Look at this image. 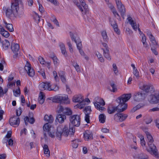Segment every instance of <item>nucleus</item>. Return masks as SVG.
<instances>
[{"instance_id": "nucleus-1", "label": "nucleus", "mask_w": 159, "mask_h": 159, "mask_svg": "<svg viewBox=\"0 0 159 159\" xmlns=\"http://www.w3.org/2000/svg\"><path fill=\"white\" fill-rule=\"evenodd\" d=\"M75 132L74 128L70 124L69 126L66 125L62 128L61 126H58L57 128L56 136L59 140H61L62 136L64 135L66 137L68 136L70 133L71 134H72Z\"/></svg>"}, {"instance_id": "nucleus-2", "label": "nucleus", "mask_w": 159, "mask_h": 159, "mask_svg": "<svg viewBox=\"0 0 159 159\" xmlns=\"http://www.w3.org/2000/svg\"><path fill=\"white\" fill-rule=\"evenodd\" d=\"M147 130V129H145L144 131L148 140V144L149 148L147 149V151L151 154L154 156L156 158H159L158 150L157 149L156 146L153 143L154 140L152 137L150 133L146 131Z\"/></svg>"}, {"instance_id": "nucleus-3", "label": "nucleus", "mask_w": 159, "mask_h": 159, "mask_svg": "<svg viewBox=\"0 0 159 159\" xmlns=\"http://www.w3.org/2000/svg\"><path fill=\"white\" fill-rule=\"evenodd\" d=\"M131 93L124 94L118 97L116 99V101L119 103L118 105H120L119 109H124L122 112L125 111L127 107V104L125 103L131 97Z\"/></svg>"}, {"instance_id": "nucleus-4", "label": "nucleus", "mask_w": 159, "mask_h": 159, "mask_svg": "<svg viewBox=\"0 0 159 159\" xmlns=\"http://www.w3.org/2000/svg\"><path fill=\"white\" fill-rule=\"evenodd\" d=\"M54 88H52L50 83H42L40 84L39 85V88L44 90L47 89L48 90H53L56 91L59 90V87L56 85H54Z\"/></svg>"}, {"instance_id": "nucleus-5", "label": "nucleus", "mask_w": 159, "mask_h": 159, "mask_svg": "<svg viewBox=\"0 0 159 159\" xmlns=\"http://www.w3.org/2000/svg\"><path fill=\"white\" fill-rule=\"evenodd\" d=\"M69 119L70 122L71 123L72 125L74 126L78 127L80 124V117L77 115H73L70 116Z\"/></svg>"}, {"instance_id": "nucleus-6", "label": "nucleus", "mask_w": 159, "mask_h": 159, "mask_svg": "<svg viewBox=\"0 0 159 159\" xmlns=\"http://www.w3.org/2000/svg\"><path fill=\"white\" fill-rule=\"evenodd\" d=\"M146 96V94L144 92H139L134 93V98L136 101H140L144 100Z\"/></svg>"}, {"instance_id": "nucleus-7", "label": "nucleus", "mask_w": 159, "mask_h": 159, "mask_svg": "<svg viewBox=\"0 0 159 159\" xmlns=\"http://www.w3.org/2000/svg\"><path fill=\"white\" fill-rule=\"evenodd\" d=\"M68 98L67 96H61L60 95H57L52 98V101L53 102H57L58 103H65V102L66 101Z\"/></svg>"}, {"instance_id": "nucleus-8", "label": "nucleus", "mask_w": 159, "mask_h": 159, "mask_svg": "<svg viewBox=\"0 0 159 159\" xmlns=\"http://www.w3.org/2000/svg\"><path fill=\"white\" fill-rule=\"evenodd\" d=\"M116 3L119 11L122 17L124 19L125 15V9L124 6L122 4L120 0H116Z\"/></svg>"}, {"instance_id": "nucleus-9", "label": "nucleus", "mask_w": 159, "mask_h": 159, "mask_svg": "<svg viewBox=\"0 0 159 159\" xmlns=\"http://www.w3.org/2000/svg\"><path fill=\"white\" fill-rule=\"evenodd\" d=\"M24 69L29 76L32 77L34 75V69L31 67V65L28 61L26 62Z\"/></svg>"}, {"instance_id": "nucleus-10", "label": "nucleus", "mask_w": 159, "mask_h": 159, "mask_svg": "<svg viewBox=\"0 0 159 159\" xmlns=\"http://www.w3.org/2000/svg\"><path fill=\"white\" fill-rule=\"evenodd\" d=\"M11 49L14 54L13 56L14 58H16L17 57L19 52L20 47L19 44L17 43H12L11 46Z\"/></svg>"}, {"instance_id": "nucleus-11", "label": "nucleus", "mask_w": 159, "mask_h": 159, "mask_svg": "<svg viewBox=\"0 0 159 159\" xmlns=\"http://www.w3.org/2000/svg\"><path fill=\"white\" fill-rule=\"evenodd\" d=\"M21 2V0H13L12 2L11 5V7L12 10L13 12V15H15V14H16V12L18 9V3Z\"/></svg>"}, {"instance_id": "nucleus-12", "label": "nucleus", "mask_w": 159, "mask_h": 159, "mask_svg": "<svg viewBox=\"0 0 159 159\" xmlns=\"http://www.w3.org/2000/svg\"><path fill=\"white\" fill-rule=\"evenodd\" d=\"M148 100L151 103H157L159 102V93L150 95L148 97Z\"/></svg>"}, {"instance_id": "nucleus-13", "label": "nucleus", "mask_w": 159, "mask_h": 159, "mask_svg": "<svg viewBox=\"0 0 159 159\" xmlns=\"http://www.w3.org/2000/svg\"><path fill=\"white\" fill-rule=\"evenodd\" d=\"M120 105H118L117 106H110L108 107L107 109L108 112L110 114L114 113L116 111L120 113L122 112L125 109H119Z\"/></svg>"}, {"instance_id": "nucleus-14", "label": "nucleus", "mask_w": 159, "mask_h": 159, "mask_svg": "<svg viewBox=\"0 0 159 159\" xmlns=\"http://www.w3.org/2000/svg\"><path fill=\"white\" fill-rule=\"evenodd\" d=\"M91 111L92 110L90 106H86L84 109V112L85 114V120L88 123L90 122L89 115L90 114Z\"/></svg>"}, {"instance_id": "nucleus-15", "label": "nucleus", "mask_w": 159, "mask_h": 159, "mask_svg": "<svg viewBox=\"0 0 159 159\" xmlns=\"http://www.w3.org/2000/svg\"><path fill=\"white\" fill-rule=\"evenodd\" d=\"M20 119L18 117L14 116L9 120V123L11 126H18L20 123Z\"/></svg>"}, {"instance_id": "nucleus-16", "label": "nucleus", "mask_w": 159, "mask_h": 159, "mask_svg": "<svg viewBox=\"0 0 159 159\" xmlns=\"http://www.w3.org/2000/svg\"><path fill=\"white\" fill-rule=\"evenodd\" d=\"M70 36L72 41H74V42L76 43L78 49V50L81 49L82 47L81 42L80 41L77 42L74 36V35L73 33L70 32Z\"/></svg>"}, {"instance_id": "nucleus-17", "label": "nucleus", "mask_w": 159, "mask_h": 159, "mask_svg": "<svg viewBox=\"0 0 159 159\" xmlns=\"http://www.w3.org/2000/svg\"><path fill=\"white\" fill-rule=\"evenodd\" d=\"M33 113H30L29 115V117L26 116L24 118V120L25 125H27V122H28L31 124H33L35 122V120L32 116Z\"/></svg>"}, {"instance_id": "nucleus-18", "label": "nucleus", "mask_w": 159, "mask_h": 159, "mask_svg": "<svg viewBox=\"0 0 159 159\" xmlns=\"http://www.w3.org/2000/svg\"><path fill=\"white\" fill-rule=\"evenodd\" d=\"M84 138L85 140L88 141L93 139V134L91 131L89 130L85 131L84 133Z\"/></svg>"}, {"instance_id": "nucleus-19", "label": "nucleus", "mask_w": 159, "mask_h": 159, "mask_svg": "<svg viewBox=\"0 0 159 159\" xmlns=\"http://www.w3.org/2000/svg\"><path fill=\"white\" fill-rule=\"evenodd\" d=\"M142 89L147 92H148L150 91H154L153 87L152 85H151V84H146L143 85Z\"/></svg>"}, {"instance_id": "nucleus-20", "label": "nucleus", "mask_w": 159, "mask_h": 159, "mask_svg": "<svg viewBox=\"0 0 159 159\" xmlns=\"http://www.w3.org/2000/svg\"><path fill=\"white\" fill-rule=\"evenodd\" d=\"M133 157L134 159H148V156L143 153L135 154Z\"/></svg>"}, {"instance_id": "nucleus-21", "label": "nucleus", "mask_w": 159, "mask_h": 159, "mask_svg": "<svg viewBox=\"0 0 159 159\" xmlns=\"http://www.w3.org/2000/svg\"><path fill=\"white\" fill-rule=\"evenodd\" d=\"M84 101V98L80 95H75L73 98V101L75 102H79Z\"/></svg>"}, {"instance_id": "nucleus-22", "label": "nucleus", "mask_w": 159, "mask_h": 159, "mask_svg": "<svg viewBox=\"0 0 159 159\" xmlns=\"http://www.w3.org/2000/svg\"><path fill=\"white\" fill-rule=\"evenodd\" d=\"M17 14H15L14 16L15 17H22L24 14V10L23 6H22L20 8H18V9L16 12Z\"/></svg>"}, {"instance_id": "nucleus-23", "label": "nucleus", "mask_w": 159, "mask_h": 159, "mask_svg": "<svg viewBox=\"0 0 159 159\" xmlns=\"http://www.w3.org/2000/svg\"><path fill=\"white\" fill-rule=\"evenodd\" d=\"M127 19L129 22L130 24L131 25L133 29L134 30L136 31L137 29V26L136 23L132 20V17L130 16L128 17Z\"/></svg>"}, {"instance_id": "nucleus-24", "label": "nucleus", "mask_w": 159, "mask_h": 159, "mask_svg": "<svg viewBox=\"0 0 159 159\" xmlns=\"http://www.w3.org/2000/svg\"><path fill=\"white\" fill-rule=\"evenodd\" d=\"M66 116L65 115L59 114L56 117V120H57L59 123H62L66 119Z\"/></svg>"}, {"instance_id": "nucleus-25", "label": "nucleus", "mask_w": 159, "mask_h": 159, "mask_svg": "<svg viewBox=\"0 0 159 159\" xmlns=\"http://www.w3.org/2000/svg\"><path fill=\"white\" fill-rule=\"evenodd\" d=\"M3 9L5 11L7 17H9L12 15H13V12L11 7H4Z\"/></svg>"}, {"instance_id": "nucleus-26", "label": "nucleus", "mask_w": 159, "mask_h": 159, "mask_svg": "<svg viewBox=\"0 0 159 159\" xmlns=\"http://www.w3.org/2000/svg\"><path fill=\"white\" fill-rule=\"evenodd\" d=\"M103 51V55L105 57L109 60H111V57L109 54V51L108 48L105 49L102 48Z\"/></svg>"}, {"instance_id": "nucleus-27", "label": "nucleus", "mask_w": 159, "mask_h": 159, "mask_svg": "<svg viewBox=\"0 0 159 159\" xmlns=\"http://www.w3.org/2000/svg\"><path fill=\"white\" fill-rule=\"evenodd\" d=\"M44 120L48 123H52L54 120V119L52 115L48 116V115H45L44 118Z\"/></svg>"}, {"instance_id": "nucleus-28", "label": "nucleus", "mask_w": 159, "mask_h": 159, "mask_svg": "<svg viewBox=\"0 0 159 159\" xmlns=\"http://www.w3.org/2000/svg\"><path fill=\"white\" fill-rule=\"evenodd\" d=\"M50 128V126L49 124L48 123H46L43 126V129L44 131L43 132V134L44 135V138L47 137L46 132H48L49 131V129Z\"/></svg>"}, {"instance_id": "nucleus-29", "label": "nucleus", "mask_w": 159, "mask_h": 159, "mask_svg": "<svg viewBox=\"0 0 159 159\" xmlns=\"http://www.w3.org/2000/svg\"><path fill=\"white\" fill-rule=\"evenodd\" d=\"M2 44L3 48L5 50H7L10 45L9 42L7 40H5L2 41Z\"/></svg>"}, {"instance_id": "nucleus-30", "label": "nucleus", "mask_w": 159, "mask_h": 159, "mask_svg": "<svg viewBox=\"0 0 159 159\" xmlns=\"http://www.w3.org/2000/svg\"><path fill=\"white\" fill-rule=\"evenodd\" d=\"M40 95L39 97V103L42 104L44 101L45 96L43 94V93L40 92Z\"/></svg>"}, {"instance_id": "nucleus-31", "label": "nucleus", "mask_w": 159, "mask_h": 159, "mask_svg": "<svg viewBox=\"0 0 159 159\" xmlns=\"http://www.w3.org/2000/svg\"><path fill=\"white\" fill-rule=\"evenodd\" d=\"M1 31V34L3 36L7 38L10 35L9 32L6 31L4 29H2V30H0Z\"/></svg>"}, {"instance_id": "nucleus-32", "label": "nucleus", "mask_w": 159, "mask_h": 159, "mask_svg": "<svg viewBox=\"0 0 159 159\" xmlns=\"http://www.w3.org/2000/svg\"><path fill=\"white\" fill-rule=\"evenodd\" d=\"M106 116L104 114H101L99 116V122L102 123H104L105 122Z\"/></svg>"}, {"instance_id": "nucleus-33", "label": "nucleus", "mask_w": 159, "mask_h": 159, "mask_svg": "<svg viewBox=\"0 0 159 159\" xmlns=\"http://www.w3.org/2000/svg\"><path fill=\"white\" fill-rule=\"evenodd\" d=\"M102 35L103 41L105 42H107L108 40V38L106 31H103L102 32Z\"/></svg>"}, {"instance_id": "nucleus-34", "label": "nucleus", "mask_w": 159, "mask_h": 159, "mask_svg": "<svg viewBox=\"0 0 159 159\" xmlns=\"http://www.w3.org/2000/svg\"><path fill=\"white\" fill-rule=\"evenodd\" d=\"M4 23L6 25V27L8 29L9 31L12 32L14 31V29L12 24H7V22H4Z\"/></svg>"}, {"instance_id": "nucleus-35", "label": "nucleus", "mask_w": 159, "mask_h": 159, "mask_svg": "<svg viewBox=\"0 0 159 159\" xmlns=\"http://www.w3.org/2000/svg\"><path fill=\"white\" fill-rule=\"evenodd\" d=\"M83 7V9L84 10V14H86L88 13L89 12V9L88 7V5L85 3V2H83L81 3V6Z\"/></svg>"}, {"instance_id": "nucleus-36", "label": "nucleus", "mask_w": 159, "mask_h": 159, "mask_svg": "<svg viewBox=\"0 0 159 159\" xmlns=\"http://www.w3.org/2000/svg\"><path fill=\"white\" fill-rule=\"evenodd\" d=\"M44 153L48 155V156H50V152L48 148V146L47 144H44L43 147Z\"/></svg>"}, {"instance_id": "nucleus-37", "label": "nucleus", "mask_w": 159, "mask_h": 159, "mask_svg": "<svg viewBox=\"0 0 159 159\" xmlns=\"http://www.w3.org/2000/svg\"><path fill=\"white\" fill-rule=\"evenodd\" d=\"M72 113L71 110L70 108L67 107L65 108V110H64L63 113L64 115L70 116L71 115Z\"/></svg>"}, {"instance_id": "nucleus-38", "label": "nucleus", "mask_w": 159, "mask_h": 159, "mask_svg": "<svg viewBox=\"0 0 159 159\" xmlns=\"http://www.w3.org/2000/svg\"><path fill=\"white\" fill-rule=\"evenodd\" d=\"M110 85L112 88V92H114L116 91H117V89L116 86V85L115 82L114 81H111L110 82Z\"/></svg>"}, {"instance_id": "nucleus-39", "label": "nucleus", "mask_w": 159, "mask_h": 159, "mask_svg": "<svg viewBox=\"0 0 159 159\" xmlns=\"http://www.w3.org/2000/svg\"><path fill=\"white\" fill-rule=\"evenodd\" d=\"M119 115L120 122H122L125 120L128 116V115L127 114L121 113H119Z\"/></svg>"}, {"instance_id": "nucleus-40", "label": "nucleus", "mask_w": 159, "mask_h": 159, "mask_svg": "<svg viewBox=\"0 0 159 159\" xmlns=\"http://www.w3.org/2000/svg\"><path fill=\"white\" fill-rule=\"evenodd\" d=\"M139 137L140 139L141 145L142 146L145 145L146 142L144 140V137L141 134H139Z\"/></svg>"}, {"instance_id": "nucleus-41", "label": "nucleus", "mask_w": 159, "mask_h": 159, "mask_svg": "<svg viewBox=\"0 0 159 159\" xmlns=\"http://www.w3.org/2000/svg\"><path fill=\"white\" fill-rule=\"evenodd\" d=\"M73 66L75 67L76 70L77 72L80 71V69L79 65L78 64L77 62L74 61L72 64Z\"/></svg>"}, {"instance_id": "nucleus-42", "label": "nucleus", "mask_w": 159, "mask_h": 159, "mask_svg": "<svg viewBox=\"0 0 159 159\" xmlns=\"http://www.w3.org/2000/svg\"><path fill=\"white\" fill-rule=\"evenodd\" d=\"M79 52L80 53V55L83 56L84 58L87 60H89V57L86 55L84 53V51L82 49H80L79 50Z\"/></svg>"}, {"instance_id": "nucleus-43", "label": "nucleus", "mask_w": 159, "mask_h": 159, "mask_svg": "<svg viewBox=\"0 0 159 159\" xmlns=\"http://www.w3.org/2000/svg\"><path fill=\"white\" fill-rule=\"evenodd\" d=\"M143 36H142V41L143 43V46L147 48L148 47V44L147 43H146V37L144 34H143Z\"/></svg>"}, {"instance_id": "nucleus-44", "label": "nucleus", "mask_w": 159, "mask_h": 159, "mask_svg": "<svg viewBox=\"0 0 159 159\" xmlns=\"http://www.w3.org/2000/svg\"><path fill=\"white\" fill-rule=\"evenodd\" d=\"M73 2L77 6L81 12H83L84 11V10L83 9V7H82L81 5H80V4L77 0H73Z\"/></svg>"}, {"instance_id": "nucleus-45", "label": "nucleus", "mask_w": 159, "mask_h": 159, "mask_svg": "<svg viewBox=\"0 0 159 159\" xmlns=\"http://www.w3.org/2000/svg\"><path fill=\"white\" fill-rule=\"evenodd\" d=\"M51 58L52 59L54 65L55 66H57L58 64L57 61L58 59L57 57L55 55H53L51 57Z\"/></svg>"}, {"instance_id": "nucleus-46", "label": "nucleus", "mask_w": 159, "mask_h": 159, "mask_svg": "<svg viewBox=\"0 0 159 159\" xmlns=\"http://www.w3.org/2000/svg\"><path fill=\"white\" fill-rule=\"evenodd\" d=\"M67 44L68 46L70 51V52L72 53L73 52V48L72 47L71 43L70 40H67Z\"/></svg>"}, {"instance_id": "nucleus-47", "label": "nucleus", "mask_w": 159, "mask_h": 159, "mask_svg": "<svg viewBox=\"0 0 159 159\" xmlns=\"http://www.w3.org/2000/svg\"><path fill=\"white\" fill-rule=\"evenodd\" d=\"M14 95L16 96L17 97L19 96L20 94V90L19 87L18 88V90L15 91L13 90Z\"/></svg>"}, {"instance_id": "nucleus-48", "label": "nucleus", "mask_w": 159, "mask_h": 159, "mask_svg": "<svg viewBox=\"0 0 159 159\" xmlns=\"http://www.w3.org/2000/svg\"><path fill=\"white\" fill-rule=\"evenodd\" d=\"M93 103L94 104L95 107L97 109H99V110H102L104 108V107H101L100 105L99 104L97 103H96L95 102H94Z\"/></svg>"}, {"instance_id": "nucleus-49", "label": "nucleus", "mask_w": 159, "mask_h": 159, "mask_svg": "<svg viewBox=\"0 0 159 159\" xmlns=\"http://www.w3.org/2000/svg\"><path fill=\"white\" fill-rule=\"evenodd\" d=\"M53 75L54 77V78L55 81H59V79L56 71H54L53 72Z\"/></svg>"}, {"instance_id": "nucleus-50", "label": "nucleus", "mask_w": 159, "mask_h": 159, "mask_svg": "<svg viewBox=\"0 0 159 159\" xmlns=\"http://www.w3.org/2000/svg\"><path fill=\"white\" fill-rule=\"evenodd\" d=\"M119 116V113H117L114 116V119L116 121H120Z\"/></svg>"}, {"instance_id": "nucleus-51", "label": "nucleus", "mask_w": 159, "mask_h": 159, "mask_svg": "<svg viewBox=\"0 0 159 159\" xmlns=\"http://www.w3.org/2000/svg\"><path fill=\"white\" fill-rule=\"evenodd\" d=\"M78 141V140H75L73 141V143H72V147L75 148H76L78 146V144L77 142Z\"/></svg>"}, {"instance_id": "nucleus-52", "label": "nucleus", "mask_w": 159, "mask_h": 159, "mask_svg": "<svg viewBox=\"0 0 159 159\" xmlns=\"http://www.w3.org/2000/svg\"><path fill=\"white\" fill-rule=\"evenodd\" d=\"M152 121V119L151 117H148L145 119V122L146 124H149Z\"/></svg>"}, {"instance_id": "nucleus-53", "label": "nucleus", "mask_w": 159, "mask_h": 159, "mask_svg": "<svg viewBox=\"0 0 159 159\" xmlns=\"http://www.w3.org/2000/svg\"><path fill=\"white\" fill-rule=\"evenodd\" d=\"M151 42L154 41L155 40V37L152 35L151 32H149L148 34Z\"/></svg>"}, {"instance_id": "nucleus-54", "label": "nucleus", "mask_w": 159, "mask_h": 159, "mask_svg": "<svg viewBox=\"0 0 159 159\" xmlns=\"http://www.w3.org/2000/svg\"><path fill=\"white\" fill-rule=\"evenodd\" d=\"M22 112V111L21 107H19L18 109L16 110V115L17 116H20Z\"/></svg>"}, {"instance_id": "nucleus-55", "label": "nucleus", "mask_w": 159, "mask_h": 159, "mask_svg": "<svg viewBox=\"0 0 159 159\" xmlns=\"http://www.w3.org/2000/svg\"><path fill=\"white\" fill-rule=\"evenodd\" d=\"M29 145L30 146V149H32L33 147H34V142H31L29 143V142H27L25 144V146H28Z\"/></svg>"}, {"instance_id": "nucleus-56", "label": "nucleus", "mask_w": 159, "mask_h": 159, "mask_svg": "<svg viewBox=\"0 0 159 159\" xmlns=\"http://www.w3.org/2000/svg\"><path fill=\"white\" fill-rule=\"evenodd\" d=\"M58 113H61L62 112L63 113L64 112V110H65V108H64L62 106H60L58 107Z\"/></svg>"}, {"instance_id": "nucleus-57", "label": "nucleus", "mask_w": 159, "mask_h": 159, "mask_svg": "<svg viewBox=\"0 0 159 159\" xmlns=\"http://www.w3.org/2000/svg\"><path fill=\"white\" fill-rule=\"evenodd\" d=\"M157 47H151V50L152 51V52L156 55H158V52L156 50V48Z\"/></svg>"}, {"instance_id": "nucleus-58", "label": "nucleus", "mask_w": 159, "mask_h": 159, "mask_svg": "<svg viewBox=\"0 0 159 159\" xmlns=\"http://www.w3.org/2000/svg\"><path fill=\"white\" fill-rule=\"evenodd\" d=\"M39 11L42 13H43L44 11V10L43 7L40 3L39 2Z\"/></svg>"}, {"instance_id": "nucleus-59", "label": "nucleus", "mask_w": 159, "mask_h": 159, "mask_svg": "<svg viewBox=\"0 0 159 159\" xmlns=\"http://www.w3.org/2000/svg\"><path fill=\"white\" fill-rule=\"evenodd\" d=\"M7 142H8V144L10 146H12L13 144V141L11 139L7 140Z\"/></svg>"}, {"instance_id": "nucleus-60", "label": "nucleus", "mask_w": 159, "mask_h": 159, "mask_svg": "<svg viewBox=\"0 0 159 159\" xmlns=\"http://www.w3.org/2000/svg\"><path fill=\"white\" fill-rule=\"evenodd\" d=\"M113 70L114 72L116 74L118 73V70H117V67L116 66V65L115 64H113Z\"/></svg>"}, {"instance_id": "nucleus-61", "label": "nucleus", "mask_w": 159, "mask_h": 159, "mask_svg": "<svg viewBox=\"0 0 159 159\" xmlns=\"http://www.w3.org/2000/svg\"><path fill=\"white\" fill-rule=\"evenodd\" d=\"M39 61L40 63L42 64H44V60L43 57H41V56H39Z\"/></svg>"}, {"instance_id": "nucleus-62", "label": "nucleus", "mask_w": 159, "mask_h": 159, "mask_svg": "<svg viewBox=\"0 0 159 159\" xmlns=\"http://www.w3.org/2000/svg\"><path fill=\"white\" fill-rule=\"evenodd\" d=\"M80 102V109L83 108L84 107V106L85 105V102L84 101H81Z\"/></svg>"}, {"instance_id": "nucleus-63", "label": "nucleus", "mask_w": 159, "mask_h": 159, "mask_svg": "<svg viewBox=\"0 0 159 159\" xmlns=\"http://www.w3.org/2000/svg\"><path fill=\"white\" fill-rule=\"evenodd\" d=\"M98 103H99L102 106H103L105 105V102L102 98H100Z\"/></svg>"}, {"instance_id": "nucleus-64", "label": "nucleus", "mask_w": 159, "mask_h": 159, "mask_svg": "<svg viewBox=\"0 0 159 159\" xmlns=\"http://www.w3.org/2000/svg\"><path fill=\"white\" fill-rule=\"evenodd\" d=\"M133 73L136 77H139V73L137 69L134 70Z\"/></svg>"}]
</instances>
